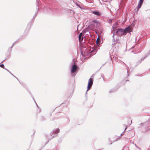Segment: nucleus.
<instances>
[{"label": "nucleus", "mask_w": 150, "mask_h": 150, "mask_svg": "<svg viewBox=\"0 0 150 150\" xmlns=\"http://www.w3.org/2000/svg\"><path fill=\"white\" fill-rule=\"evenodd\" d=\"M93 83V80L92 78H90L88 81V84L87 87V91H88L91 87Z\"/></svg>", "instance_id": "1"}, {"label": "nucleus", "mask_w": 150, "mask_h": 150, "mask_svg": "<svg viewBox=\"0 0 150 150\" xmlns=\"http://www.w3.org/2000/svg\"><path fill=\"white\" fill-rule=\"evenodd\" d=\"M117 33L118 34L120 35H122L125 34L124 30L121 29H118L117 31Z\"/></svg>", "instance_id": "4"}, {"label": "nucleus", "mask_w": 150, "mask_h": 150, "mask_svg": "<svg viewBox=\"0 0 150 150\" xmlns=\"http://www.w3.org/2000/svg\"><path fill=\"white\" fill-rule=\"evenodd\" d=\"M82 33H80L79 34V42H81L83 39V36L82 37Z\"/></svg>", "instance_id": "6"}, {"label": "nucleus", "mask_w": 150, "mask_h": 150, "mask_svg": "<svg viewBox=\"0 0 150 150\" xmlns=\"http://www.w3.org/2000/svg\"><path fill=\"white\" fill-rule=\"evenodd\" d=\"M77 69V67L76 64L73 65L71 67V73H75Z\"/></svg>", "instance_id": "2"}, {"label": "nucleus", "mask_w": 150, "mask_h": 150, "mask_svg": "<svg viewBox=\"0 0 150 150\" xmlns=\"http://www.w3.org/2000/svg\"><path fill=\"white\" fill-rule=\"evenodd\" d=\"M144 0H139V1L137 7V11H138L139 8L141 7V6Z\"/></svg>", "instance_id": "3"}, {"label": "nucleus", "mask_w": 150, "mask_h": 150, "mask_svg": "<svg viewBox=\"0 0 150 150\" xmlns=\"http://www.w3.org/2000/svg\"><path fill=\"white\" fill-rule=\"evenodd\" d=\"M100 41V39L98 38L97 39L96 41V43L97 44H98Z\"/></svg>", "instance_id": "9"}, {"label": "nucleus", "mask_w": 150, "mask_h": 150, "mask_svg": "<svg viewBox=\"0 0 150 150\" xmlns=\"http://www.w3.org/2000/svg\"><path fill=\"white\" fill-rule=\"evenodd\" d=\"M131 27L130 26H129L127 28H125L124 30L125 34H126L127 33L129 32L131 29Z\"/></svg>", "instance_id": "5"}, {"label": "nucleus", "mask_w": 150, "mask_h": 150, "mask_svg": "<svg viewBox=\"0 0 150 150\" xmlns=\"http://www.w3.org/2000/svg\"><path fill=\"white\" fill-rule=\"evenodd\" d=\"M0 67H1L3 68H4V64H1V65H0Z\"/></svg>", "instance_id": "10"}, {"label": "nucleus", "mask_w": 150, "mask_h": 150, "mask_svg": "<svg viewBox=\"0 0 150 150\" xmlns=\"http://www.w3.org/2000/svg\"><path fill=\"white\" fill-rule=\"evenodd\" d=\"M127 128V126H125V130H124L125 131L126 129Z\"/></svg>", "instance_id": "11"}, {"label": "nucleus", "mask_w": 150, "mask_h": 150, "mask_svg": "<svg viewBox=\"0 0 150 150\" xmlns=\"http://www.w3.org/2000/svg\"><path fill=\"white\" fill-rule=\"evenodd\" d=\"M59 130L58 129H57L56 130L54 131L55 133V134L57 133L58 132H59Z\"/></svg>", "instance_id": "8"}, {"label": "nucleus", "mask_w": 150, "mask_h": 150, "mask_svg": "<svg viewBox=\"0 0 150 150\" xmlns=\"http://www.w3.org/2000/svg\"><path fill=\"white\" fill-rule=\"evenodd\" d=\"M130 121H131V123H130V124H129V125H131V124L132 122V121H131V120H130Z\"/></svg>", "instance_id": "12"}, {"label": "nucleus", "mask_w": 150, "mask_h": 150, "mask_svg": "<svg viewBox=\"0 0 150 150\" xmlns=\"http://www.w3.org/2000/svg\"><path fill=\"white\" fill-rule=\"evenodd\" d=\"M93 14L98 16H100L101 15L100 13V12L96 11H93Z\"/></svg>", "instance_id": "7"}]
</instances>
